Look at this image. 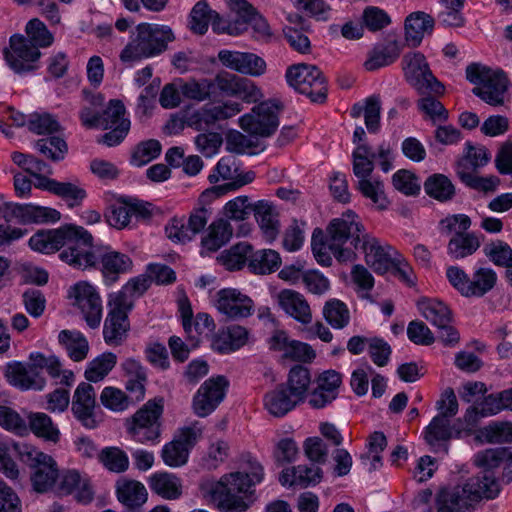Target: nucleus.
<instances>
[{
    "label": "nucleus",
    "instance_id": "774afa93",
    "mask_svg": "<svg viewBox=\"0 0 512 512\" xmlns=\"http://www.w3.org/2000/svg\"><path fill=\"white\" fill-rule=\"evenodd\" d=\"M35 148L46 158L52 161H60L64 159L68 147L66 142L59 137H49L38 140Z\"/></svg>",
    "mask_w": 512,
    "mask_h": 512
},
{
    "label": "nucleus",
    "instance_id": "20e7f679",
    "mask_svg": "<svg viewBox=\"0 0 512 512\" xmlns=\"http://www.w3.org/2000/svg\"><path fill=\"white\" fill-rule=\"evenodd\" d=\"M174 39V33L167 25L140 23L130 33L119 59L124 64L133 65L143 59L157 57L167 50L168 44Z\"/></svg>",
    "mask_w": 512,
    "mask_h": 512
},
{
    "label": "nucleus",
    "instance_id": "603ef678",
    "mask_svg": "<svg viewBox=\"0 0 512 512\" xmlns=\"http://www.w3.org/2000/svg\"><path fill=\"white\" fill-rule=\"evenodd\" d=\"M356 188L358 191L378 209H385L388 205V200L385 196L383 182L377 178L368 177L357 181Z\"/></svg>",
    "mask_w": 512,
    "mask_h": 512
},
{
    "label": "nucleus",
    "instance_id": "72a5a7b5",
    "mask_svg": "<svg viewBox=\"0 0 512 512\" xmlns=\"http://www.w3.org/2000/svg\"><path fill=\"white\" fill-rule=\"evenodd\" d=\"M58 342L72 361L81 362L87 358L90 350L89 342L80 331L62 330L58 334Z\"/></svg>",
    "mask_w": 512,
    "mask_h": 512
},
{
    "label": "nucleus",
    "instance_id": "4be33fe9",
    "mask_svg": "<svg viewBox=\"0 0 512 512\" xmlns=\"http://www.w3.org/2000/svg\"><path fill=\"white\" fill-rule=\"evenodd\" d=\"M218 59L225 67L241 74L258 77L266 71V62L254 53L223 49Z\"/></svg>",
    "mask_w": 512,
    "mask_h": 512
},
{
    "label": "nucleus",
    "instance_id": "6ab92c4d",
    "mask_svg": "<svg viewBox=\"0 0 512 512\" xmlns=\"http://www.w3.org/2000/svg\"><path fill=\"white\" fill-rule=\"evenodd\" d=\"M95 408L96 394L94 387L88 382L79 383L74 391L71 402V411L74 417L85 428L94 429L99 424Z\"/></svg>",
    "mask_w": 512,
    "mask_h": 512
},
{
    "label": "nucleus",
    "instance_id": "8fccbe9b",
    "mask_svg": "<svg viewBox=\"0 0 512 512\" xmlns=\"http://www.w3.org/2000/svg\"><path fill=\"white\" fill-rule=\"evenodd\" d=\"M281 264V258L275 250L263 249L253 252L251 248L249 267L256 274H269Z\"/></svg>",
    "mask_w": 512,
    "mask_h": 512
},
{
    "label": "nucleus",
    "instance_id": "c85d7f7f",
    "mask_svg": "<svg viewBox=\"0 0 512 512\" xmlns=\"http://www.w3.org/2000/svg\"><path fill=\"white\" fill-rule=\"evenodd\" d=\"M434 28V19L427 13L416 11L409 14L405 20V41L410 47L421 44L426 34H431Z\"/></svg>",
    "mask_w": 512,
    "mask_h": 512
},
{
    "label": "nucleus",
    "instance_id": "e433bc0d",
    "mask_svg": "<svg viewBox=\"0 0 512 512\" xmlns=\"http://www.w3.org/2000/svg\"><path fill=\"white\" fill-rule=\"evenodd\" d=\"M28 431L45 441L57 443L61 432L52 418L44 412H30L27 415Z\"/></svg>",
    "mask_w": 512,
    "mask_h": 512
},
{
    "label": "nucleus",
    "instance_id": "79ce46f5",
    "mask_svg": "<svg viewBox=\"0 0 512 512\" xmlns=\"http://www.w3.org/2000/svg\"><path fill=\"white\" fill-rule=\"evenodd\" d=\"M481 242L474 232L453 235L447 244V253L454 260L464 259L473 255Z\"/></svg>",
    "mask_w": 512,
    "mask_h": 512
},
{
    "label": "nucleus",
    "instance_id": "09e8293b",
    "mask_svg": "<svg viewBox=\"0 0 512 512\" xmlns=\"http://www.w3.org/2000/svg\"><path fill=\"white\" fill-rule=\"evenodd\" d=\"M475 464L482 468L485 473H491V470L506 463L505 469L512 467V451L507 448L487 449L475 455Z\"/></svg>",
    "mask_w": 512,
    "mask_h": 512
},
{
    "label": "nucleus",
    "instance_id": "2f4dec72",
    "mask_svg": "<svg viewBox=\"0 0 512 512\" xmlns=\"http://www.w3.org/2000/svg\"><path fill=\"white\" fill-rule=\"evenodd\" d=\"M249 332L240 325H230L221 329L214 338L213 348L220 353L238 350L248 342Z\"/></svg>",
    "mask_w": 512,
    "mask_h": 512
},
{
    "label": "nucleus",
    "instance_id": "052dcab7",
    "mask_svg": "<svg viewBox=\"0 0 512 512\" xmlns=\"http://www.w3.org/2000/svg\"><path fill=\"white\" fill-rule=\"evenodd\" d=\"M451 435L450 420L443 416H435L425 429V440L433 447L449 440Z\"/></svg>",
    "mask_w": 512,
    "mask_h": 512
},
{
    "label": "nucleus",
    "instance_id": "a19ab883",
    "mask_svg": "<svg viewBox=\"0 0 512 512\" xmlns=\"http://www.w3.org/2000/svg\"><path fill=\"white\" fill-rule=\"evenodd\" d=\"M417 307L420 314L437 328L451 322V311L442 301L423 298L418 301Z\"/></svg>",
    "mask_w": 512,
    "mask_h": 512
},
{
    "label": "nucleus",
    "instance_id": "ddd939ff",
    "mask_svg": "<svg viewBox=\"0 0 512 512\" xmlns=\"http://www.w3.org/2000/svg\"><path fill=\"white\" fill-rule=\"evenodd\" d=\"M202 432L198 423L182 428L171 442L163 446V462L173 468L184 466L188 462L190 450L201 438Z\"/></svg>",
    "mask_w": 512,
    "mask_h": 512
},
{
    "label": "nucleus",
    "instance_id": "f3484780",
    "mask_svg": "<svg viewBox=\"0 0 512 512\" xmlns=\"http://www.w3.org/2000/svg\"><path fill=\"white\" fill-rule=\"evenodd\" d=\"M102 129L110 130L102 136L107 146H115L123 141L130 130V120L126 117V109L120 100H110L102 113Z\"/></svg>",
    "mask_w": 512,
    "mask_h": 512
},
{
    "label": "nucleus",
    "instance_id": "0e129e2a",
    "mask_svg": "<svg viewBox=\"0 0 512 512\" xmlns=\"http://www.w3.org/2000/svg\"><path fill=\"white\" fill-rule=\"evenodd\" d=\"M103 406L114 412H123L132 404V399L119 388L107 386L100 395Z\"/></svg>",
    "mask_w": 512,
    "mask_h": 512
},
{
    "label": "nucleus",
    "instance_id": "b1692460",
    "mask_svg": "<svg viewBox=\"0 0 512 512\" xmlns=\"http://www.w3.org/2000/svg\"><path fill=\"white\" fill-rule=\"evenodd\" d=\"M279 307L301 324L312 322V311L305 297L298 291L283 289L274 296Z\"/></svg>",
    "mask_w": 512,
    "mask_h": 512
},
{
    "label": "nucleus",
    "instance_id": "f03ea898",
    "mask_svg": "<svg viewBox=\"0 0 512 512\" xmlns=\"http://www.w3.org/2000/svg\"><path fill=\"white\" fill-rule=\"evenodd\" d=\"M92 235L85 228L67 224L57 229L42 230L29 239L32 250L50 254L65 247L59 254L60 259L69 266L84 271L93 264L94 256L85 247L90 244Z\"/></svg>",
    "mask_w": 512,
    "mask_h": 512
},
{
    "label": "nucleus",
    "instance_id": "2eb2a0df",
    "mask_svg": "<svg viewBox=\"0 0 512 512\" xmlns=\"http://www.w3.org/2000/svg\"><path fill=\"white\" fill-rule=\"evenodd\" d=\"M94 256L93 264L87 266L84 270L101 266V273L106 285L114 284L120 274L127 273L132 268V260L126 254L114 250L102 251L93 245V239L85 247Z\"/></svg>",
    "mask_w": 512,
    "mask_h": 512
},
{
    "label": "nucleus",
    "instance_id": "58836bf2",
    "mask_svg": "<svg viewBox=\"0 0 512 512\" xmlns=\"http://www.w3.org/2000/svg\"><path fill=\"white\" fill-rule=\"evenodd\" d=\"M311 384V375L308 368L297 365L291 368L288 374L285 389L297 404L303 403L308 397Z\"/></svg>",
    "mask_w": 512,
    "mask_h": 512
},
{
    "label": "nucleus",
    "instance_id": "3c124183",
    "mask_svg": "<svg viewBox=\"0 0 512 512\" xmlns=\"http://www.w3.org/2000/svg\"><path fill=\"white\" fill-rule=\"evenodd\" d=\"M375 158V153L366 144H359L352 153L353 174L357 181L371 177Z\"/></svg>",
    "mask_w": 512,
    "mask_h": 512
},
{
    "label": "nucleus",
    "instance_id": "69168bd1",
    "mask_svg": "<svg viewBox=\"0 0 512 512\" xmlns=\"http://www.w3.org/2000/svg\"><path fill=\"white\" fill-rule=\"evenodd\" d=\"M457 173L465 185L477 191L493 192L500 184V179L495 175L482 177L463 169H459Z\"/></svg>",
    "mask_w": 512,
    "mask_h": 512
},
{
    "label": "nucleus",
    "instance_id": "49530a36",
    "mask_svg": "<svg viewBox=\"0 0 512 512\" xmlns=\"http://www.w3.org/2000/svg\"><path fill=\"white\" fill-rule=\"evenodd\" d=\"M129 321L127 315H121L108 312L103 327V337L108 345H119L126 338L129 330Z\"/></svg>",
    "mask_w": 512,
    "mask_h": 512
},
{
    "label": "nucleus",
    "instance_id": "f704fd0d",
    "mask_svg": "<svg viewBox=\"0 0 512 512\" xmlns=\"http://www.w3.org/2000/svg\"><path fill=\"white\" fill-rule=\"evenodd\" d=\"M255 219L267 241H273L279 232L278 213L275 207L264 200L253 205Z\"/></svg>",
    "mask_w": 512,
    "mask_h": 512
},
{
    "label": "nucleus",
    "instance_id": "412c9836",
    "mask_svg": "<svg viewBox=\"0 0 512 512\" xmlns=\"http://www.w3.org/2000/svg\"><path fill=\"white\" fill-rule=\"evenodd\" d=\"M316 387L309 394L308 403L314 409L330 405L339 395L342 376L335 370H326L316 378Z\"/></svg>",
    "mask_w": 512,
    "mask_h": 512
},
{
    "label": "nucleus",
    "instance_id": "393cba45",
    "mask_svg": "<svg viewBox=\"0 0 512 512\" xmlns=\"http://www.w3.org/2000/svg\"><path fill=\"white\" fill-rule=\"evenodd\" d=\"M231 9L236 11L238 18L234 21L224 19L214 11L211 25L214 32L237 36L245 31V20L253 13V7L246 0H230Z\"/></svg>",
    "mask_w": 512,
    "mask_h": 512
},
{
    "label": "nucleus",
    "instance_id": "680f3d73",
    "mask_svg": "<svg viewBox=\"0 0 512 512\" xmlns=\"http://www.w3.org/2000/svg\"><path fill=\"white\" fill-rule=\"evenodd\" d=\"M213 86V81L207 78L200 80L190 79L186 82L180 81L182 95L187 99L198 102H202L210 98Z\"/></svg>",
    "mask_w": 512,
    "mask_h": 512
},
{
    "label": "nucleus",
    "instance_id": "6e6d98bb",
    "mask_svg": "<svg viewBox=\"0 0 512 512\" xmlns=\"http://www.w3.org/2000/svg\"><path fill=\"white\" fill-rule=\"evenodd\" d=\"M251 246L247 243H238L229 250L223 251L218 261L227 270L241 269L247 260L250 261Z\"/></svg>",
    "mask_w": 512,
    "mask_h": 512
},
{
    "label": "nucleus",
    "instance_id": "864d4df0",
    "mask_svg": "<svg viewBox=\"0 0 512 512\" xmlns=\"http://www.w3.org/2000/svg\"><path fill=\"white\" fill-rule=\"evenodd\" d=\"M12 160L15 164L22 167L26 172L35 178L34 186L36 188L37 183L41 178H47L45 175L52 174L51 167L33 155L14 152L12 154Z\"/></svg>",
    "mask_w": 512,
    "mask_h": 512
},
{
    "label": "nucleus",
    "instance_id": "ea45409f",
    "mask_svg": "<svg viewBox=\"0 0 512 512\" xmlns=\"http://www.w3.org/2000/svg\"><path fill=\"white\" fill-rule=\"evenodd\" d=\"M498 281L497 273L490 267L475 268L468 287L467 298H481L494 289Z\"/></svg>",
    "mask_w": 512,
    "mask_h": 512
},
{
    "label": "nucleus",
    "instance_id": "4c0bfd02",
    "mask_svg": "<svg viewBox=\"0 0 512 512\" xmlns=\"http://www.w3.org/2000/svg\"><path fill=\"white\" fill-rule=\"evenodd\" d=\"M84 105L79 113L81 123L86 128H101L103 119L99 109L103 106L104 97L87 89L82 91Z\"/></svg>",
    "mask_w": 512,
    "mask_h": 512
},
{
    "label": "nucleus",
    "instance_id": "5701e85b",
    "mask_svg": "<svg viewBox=\"0 0 512 512\" xmlns=\"http://www.w3.org/2000/svg\"><path fill=\"white\" fill-rule=\"evenodd\" d=\"M55 492L59 495L75 494L76 498L82 502H89L93 497L89 478L75 469L59 473Z\"/></svg>",
    "mask_w": 512,
    "mask_h": 512
},
{
    "label": "nucleus",
    "instance_id": "7ed1b4c3",
    "mask_svg": "<svg viewBox=\"0 0 512 512\" xmlns=\"http://www.w3.org/2000/svg\"><path fill=\"white\" fill-rule=\"evenodd\" d=\"M360 220L358 215L348 210L340 217L333 219L327 227L328 237H325L321 229H315L312 234V252L317 262L322 266L332 263L331 254L339 262H351L356 259V252L344 247L350 235L359 231Z\"/></svg>",
    "mask_w": 512,
    "mask_h": 512
},
{
    "label": "nucleus",
    "instance_id": "39448f33",
    "mask_svg": "<svg viewBox=\"0 0 512 512\" xmlns=\"http://www.w3.org/2000/svg\"><path fill=\"white\" fill-rule=\"evenodd\" d=\"M466 78L475 85L473 93L486 103L498 106L504 102L508 79L503 71L473 63L466 68Z\"/></svg>",
    "mask_w": 512,
    "mask_h": 512
},
{
    "label": "nucleus",
    "instance_id": "4d7b16f0",
    "mask_svg": "<svg viewBox=\"0 0 512 512\" xmlns=\"http://www.w3.org/2000/svg\"><path fill=\"white\" fill-rule=\"evenodd\" d=\"M425 192L439 201H447L454 195V186L450 179L443 174H434L424 183Z\"/></svg>",
    "mask_w": 512,
    "mask_h": 512
},
{
    "label": "nucleus",
    "instance_id": "de8ad7c7",
    "mask_svg": "<svg viewBox=\"0 0 512 512\" xmlns=\"http://www.w3.org/2000/svg\"><path fill=\"white\" fill-rule=\"evenodd\" d=\"M117 364V356L112 352H104L88 362L84 376L89 382L97 383L104 380Z\"/></svg>",
    "mask_w": 512,
    "mask_h": 512
},
{
    "label": "nucleus",
    "instance_id": "f8f14e48",
    "mask_svg": "<svg viewBox=\"0 0 512 512\" xmlns=\"http://www.w3.org/2000/svg\"><path fill=\"white\" fill-rule=\"evenodd\" d=\"M404 76L407 82L419 93L442 94L444 87L433 76L425 56L420 52L408 53L402 60Z\"/></svg>",
    "mask_w": 512,
    "mask_h": 512
},
{
    "label": "nucleus",
    "instance_id": "9b49d317",
    "mask_svg": "<svg viewBox=\"0 0 512 512\" xmlns=\"http://www.w3.org/2000/svg\"><path fill=\"white\" fill-rule=\"evenodd\" d=\"M71 304L80 310L87 325L97 328L102 319V299L96 286L88 281H79L68 291Z\"/></svg>",
    "mask_w": 512,
    "mask_h": 512
},
{
    "label": "nucleus",
    "instance_id": "e2e57ef3",
    "mask_svg": "<svg viewBox=\"0 0 512 512\" xmlns=\"http://www.w3.org/2000/svg\"><path fill=\"white\" fill-rule=\"evenodd\" d=\"M483 252L498 267L507 269L512 264V248L504 241L496 240L486 244Z\"/></svg>",
    "mask_w": 512,
    "mask_h": 512
},
{
    "label": "nucleus",
    "instance_id": "c9c22d12",
    "mask_svg": "<svg viewBox=\"0 0 512 512\" xmlns=\"http://www.w3.org/2000/svg\"><path fill=\"white\" fill-rule=\"evenodd\" d=\"M116 494L118 500L128 508L143 505L148 496L147 490L141 482L126 478L117 481Z\"/></svg>",
    "mask_w": 512,
    "mask_h": 512
},
{
    "label": "nucleus",
    "instance_id": "5fc2aeb1",
    "mask_svg": "<svg viewBox=\"0 0 512 512\" xmlns=\"http://www.w3.org/2000/svg\"><path fill=\"white\" fill-rule=\"evenodd\" d=\"M293 5L317 22H327L332 17V6L326 0H297Z\"/></svg>",
    "mask_w": 512,
    "mask_h": 512
},
{
    "label": "nucleus",
    "instance_id": "aec40b11",
    "mask_svg": "<svg viewBox=\"0 0 512 512\" xmlns=\"http://www.w3.org/2000/svg\"><path fill=\"white\" fill-rule=\"evenodd\" d=\"M5 378L10 385L22 391H42L47 385L45 376L31 361L28 365L18 361L8 363L5 367Z\"/></svg>",
    "mask_w": 512,
    "mask_h": 512
},
{
    "label": "nucleus",
    "instance_id": "bf43d9fd",
    "mask_svg": "<svg viewBox=\"0 0 512 512\" xmlns=\"http://www.w3.org/2000/svg\"><path fill=\"white\" fill-rule=\"evenodd\" d=\"M323 315L335 329L344 328L350 321V313L346 304L338 299H331L325 303Z\"/></svg>",
    "mask_w": 512,
    "mask_h": 512
},
{
    "label": "nucleus",
    "instance_id": "338daca9",
    "mask_svg": "<svg viewBox=\"0 0 512 512\" xmlns=\"http://www.w3.org/2000/svg\"><path fill=\"white\" fill-rule=\"evenodd\" d=\"M214 11L211 10L208 4L204 1L197 2L190 13V29L199 35L207 32Z\"/></svg>",
    "mask_w": 512,
    "mask_h": 512
},
{
    "label": "nucleus",
    "instance_id": "a878e982",
    "mask_svg": "<svg viewBox=\"0 0 512 512\" xmlns=\"http://www.w3.org/2000/svg\"><path fill=\"white\" fill-rule=\"evenodd\" d=\"M322 479V470L316 465H297L284 469L279 482L285 487L306 488L318 484Z\"/></svg>",
    "mask_w": 512,
    "mask_h": 512
},
{
    "label": "nucleus",
    "instance_id": "0eeeda50",
    "mask_svg": "<svg viewBox=\"0 0 512 512\" xmlns=\"http://www.w3.org/2000/svg\"><path fill=\"white\" fill-rule=\"evenodd\" d=\"M163 399L146 402L132 417L127 427L129 435L141 444L158 443L160 438V417L163 413Z\"/></svg>",
    "mask_w": 512,
    "mask_h": 512
},
{
    "label": "nucleus",
    "instance_id": "a18cd8bd",
    "mask_svg": "<svg viewBox=\"0 0 512 512\" xmlns=\"http://www.w3.org/2000/svg\"><path fill=\"white\" fill-rule=\"evenodd\" d=\"M297 402L291 397L284 386H279L268 392L264 397V406L273 416L281 417L297 406Z\"/></svg>",
    "mask_w": 512,
    "mask_h": 512
},
{
    "label": "nucleus",
    "instance_id": "1a4fd4ad",
    "mask_svg": "<svg viewBox=\"0 0 512 512\" xmlns=\"http://www.w3.org/2000/svg\"><path fill=\"white\" fill-rule=\"evenodd\" d=\"M287 82L313 102H322L327 95V83L320 69L314 65L296 64L287 69Z\"/></svg>",
    "mask_w": 512,
    "mask_h": 512
},
{
    "label": "nucleus",
    "instance_id": "423d86ee",
    "mask_svg": "<svg viewBox=\"0 0 512 512\" xmlns=\"http://www.w3.org/2000/svg\"><path fill=\"white\" fill-rule=\"evenodd\" d=\"M354 249L361 252L365 263L376 273L384 274L394 265V248L365 231L360 222L359 231L350 235Z\"/></svg>",
    "mask_w": 512,
    "mask_h": 512
},
{
    "label": "nucleus",
    "instance_id": "a211bd4d",
    "mask_svg": "<svg viewBox=\"0 0 512 512\" xmlns=\"http://www.w3.org/2000/svg\"><path fill=\"white\" fill-rule=\"evenodd\" d=\"M227 387L228 381L224 376L207 379L193 397L194 413L199 417L211 414L223 401Z\"/></svg>",
    "mask_w": 512,
    "mask_h": 512
},
{
    "label": "nucleus",
    "instance_id": "4468645a",
    "mask_svg": "<svg viewBox=\"0 0 512 512\" xmlns=\"http://www.w3.org/2000/svg\"><path fill=\"white\" fill-rule=\"evenodd\" d=\"M9 67L16 73L30 72L38 68L41 52L23 35L11 36L9 47L4 50Z\"/></svg>",
    "mask_w": 512,
    "mask_h": 512
},
{
    "label": "nucleus",
    "instance_id": "c03bdc74",
    "mask_svg": "<svg viewBox=\"0 0 512 512\" xmlns=\"http://www.w3.org/2000/svg\"><path fill=\"white\" fill-rule=\"evenodd\" d=\"M232 237L231 224L225 219L214 221L202 239V248L208 252H215L225 245Z\"/></svg>",
    "mask_w": 512,
    "mask_h": 512
},
{
    "label": "nucleus",
    "instance_id": "13d9d810",
    "mask_svg": "<svg viewBox=\"0 0 512 512\" xmlns=\"http://www.w3.org/2000/svg\"><path fill=\"white\" fill-rule=\"evenodd\" d=\"M103 466L115 473L125 472L129 467V458L125 451L119 447H106L98 454Z\"/></svg>",
    "mask_w": 512,
    "mask_h": 512
},
{
    "label": "nucleus",
    "instance_id": "473e14b6",
    "mask_svg": "<svg viewBox=\"0 0 512 512\" xmlns=\"http://www.w3.org/2000/svg\"><path fill=\"white\" fill-rule=\"evenodd\" d=\"M152 492L166 500H176L182 496V481L175 474L156 472L149 477Z\"/></svg>",
    "mask_w": 512,
    "mask_h": 512
},
{
    "label": "nucleus",
    "instance_id": "7c9ffc66",
    "mask_svg": "<svg viewBox=\"0 0 512 512\" xmlns=\"http://www.w3.org/2000/svg\"><path fill=\"white\" fill-rule=\"evenodd\" d=\"M37 188L49 191L68 202L70 207L79 205L86 197L85 190L71 182H58L51 178H41Z\"/></svg>",
    "mask_w": 512,
    "mask_h": 512
},
{
    "label": "nucleus",
    "instance_id": "f257e3e1",
    "mask_svg": "<svg viewBox=\"0 0 512 512\" xmlns=\"http://www.w3.org/2000/svg\"><path fill=\"white\" fill-rule=\"evenodd\" d=\"M241 465L244 472L228 473L218 481L204 480L200 484L201 491L218 502L221 512L246 511L250 504L241 494H246L252 486L259 484L264 478L262 465L251 455L243 456Z\"/></svg>",
    "mask_w": 512,
    "mask_h": 512
},
{
    "label": "nucleus",
    "instance_id": "c756f323",
    "mask_svg": "<svg viewBox=\"0 0 512 512\" xmlns=\"http://www.w3.org/2000/svg\"><path fill=\"white\" fill-rule=\"evenodd\" d=\"M403 49L400 41L390 40L384 44L377 45L368 54L364 67L367 71H375L395 62Z\"/></svg>",
    "mask_w": 512,
    "mask_h": 512
},
{
    "label": "nucleus",
    "instance_id": "37998d69",
    "mask_svg": "<svg viewBox=\"0 0 512 512\" xmlns=\"http://www.w3.org/2000/svg\"><path fill=\"white\" fill-rule=\"evenodd\" d=\"M191 348H196L203 338L215 329L213 318L207 313H198L195 318L183 326Z\"/></svg>",
    "mask_w": 512,
    "mask_h": 512
},
{
    "label": "nucleus",
    "instance_id": "6e6552de",
    "mask_svg": "<svg viewBox=\"0 0 512 512\" xmlns=\"http://www.w3.org/2000/svg\"><path fill=\"white\" fill-rule=\"evenodd\" d=\"M22 456L31 468L33 489L39 493L55 491L60 473L56 460L36 447H27Z\"/></svg>",
    "mask_w": 512,
    "mask_h": 512
},
{
    "label": "nucleus",
    "instance_id": "dca6fc26",
    "mask_svg": "<svg viewBox=\"0 0 512 512\" xmlns=\"http://www.w3.org/2000/svg\"><path fill=\"white\" fill-rule=\"evenodd\" d=\"M214 307L220 314L232 320L247 318L255 310L253 300L236 288L219 290L215 295Z\"/></svg>",
    "mask_w": 512,
    "mask_h": 512
},
{
    "label": "nucleus",
    "instance_id": "bb28decb",
    "mask_svg": "<svg viewBox=\"0 0 512 512\" xmlns=\"http://www.w3.org/2000/svg\"><path fill=\"white\" fill-rule=\"evenodd\" d=\"M460 488L461 494L467 502L476 501L481 498L493 499L499 493V484L492 473H485L481 477L469 479Z\"/></svg>",
    "mask_w": 512,
    "mask_h": 512
},
{
    "label": "nucleus",
    "instance_id": "cd10ccee",
    "mask_svg": "<svg viewBox=\"0 0 512 512\" xmlns=\"http://www.w3.org/2000/svg\"><path fill=\"white\" fill-rule=\"evenodd\" d=\"M29 360L41 372L46 370L48 375L57 381L58 384L71 386L75 381V375L71 370L63 368L60 359L55 355H44L40 352H33L29 355Z\"/></svg>",
    "mask_w": 512,
    "mask_h": 512
},
{
    "label": "nucleus",
    "instance_id": "9d476101",
    "mask_svg": "<svg viewBox=\"0 0 512 512\" xmlns=\"http://www.w3.org/2000/svg\"><path fill=\"white\" fill-rule=\"evenodd\" d=\"M279 111L276 100L263 101L239 118V126L251 135L269 137L279 126Z\"/></svg>",
    "mask_w": 512,
    "mask_h": 512
}]
</instances>
